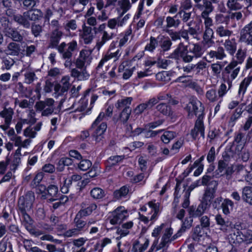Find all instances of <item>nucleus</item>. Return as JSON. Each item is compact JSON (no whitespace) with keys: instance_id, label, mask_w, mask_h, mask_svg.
I'll return each mask as SVG.
<instances>
[{"instance_id":"f257e3e1","label":"nucleus","mask_w":252,"mask_h":252,"mask_svg":"<svg viewBox=\"0 0 252 252\" xmlns=\"http://www.w3.org/2000/svg\"><path fill=\"white\" fill-rule=\"evenodd\" d=\"M104 117V112H100L90 129L93 131L92 136L96 143L102 142L104 138V133L107 127V124L102 122L99 125Z\"/></svg>"},{"instance_id":"f03ea898","label":"nucleus","mask_w":252,"mask_h":252,"mask_svg":"<svg viewBox=\"0 0 252 252\" xmlns=\"http://www.w3.org/2000/svg\"><path fill=\"white\" fill-rule=\"evenodd\" d=\"M185 109L188 112V116L191 119L194 115L197 116V119L203 120L204 106L202 103L196 98L190 99Z\"/></svg>"},{"instance_id":"7ed1b4c3","label":"nucleus","mask_w":252,"mask_h":252,"mask_svg":"<svg viewBox=\"0 0 252 252\" xmlns=\"http://www.w3.org/2000/svg\"><path fill=\"white\" fill-rule=\"evenodd\" d=\"M169 58L182 61L186 63H189L192 61V56L189 54L188 49V46L185 45L183 42H180L174 51L171 53Z\"/></svg>"},{"instance_id":"20e7f679","label":"nucleus","mask_w":252,"mask_h":252,"mask_svg":"<svg viewBox=\"0 0 252 252\" xmlns=\"http://www.w3.org/2000/svg\"><path fill=\"white\" fill-rule=\"evenodd\" d=\"M78 45L76 40H72L66 43L63 42L56 49L64 60H70L73 53L77 50Z\"/></svg>"},{"instance_id":"39448f33","label":"nucleus","mask_w":252,"mask_h":252,"mask_svg":"<svg viewBox=\"0 0 252 252\" xmlns=\"http://www.w3.org/2000/svg\"><path fill=\"white\" fill-rule=\"evenodd\" d=\"M55 100L51 98L39 101L35 104V107L38 111H42L41 115L48 116L53 114L55 110Z\"/></svg>"},{"instance_id":"423d86ee","label":"nucleus","mask_w":252,"mask_h":252,"mask_svg":"<svg viewBox=\"0 0 252 252\" xmlns=\"http://www.w3.org/2000/svg\"><path fill=\"white\" fill-rule=\"evenodd\" d=\"M128 216L127 210L124 207L120 206L113 211L108 220L112 225L120 224L126 219Z\"/></svg>"},{"instance_id":"0eeeda50","label":"nucleus","mask_w":252,"mask_h":252,"mask_svg":"<svg viewBox=\"0 0 252 252\" xmlns=\"http://www.w3.org/2000/svg\"><path fill=\"white\" fill-rule=\"evenodd\" d=\"M211 184L213 185V187H208L206 189L201 201L208 207H210L212 200L215 196V193L218 185L217 181H213L211 183Z\"/></svg>"},{"instance_id":"6e6552de","label":"nucleus","mask_w":252,"mask_h":252,"mask_svg":"<svg viewBox=\"0 0 252 252\" xmlns=\"http://www.w3.org/2000/svg\"><path fill=\"white\" fill-rule=\"evenodd\" d=\"M92 61L91 53L86 50L80 51L79 57L76 61V66L77 68L83 69L89 65Z\"/></svg>"},{"instance_id":"1a4fd4ad","label":"nucleus","mask_w":252,"mask_h":252,"mask_svg":"<svg viewBox=\"0 0 252 252\" xmlns=\"http://www.w3.org/2000/svg\"><path fill=\"white\" fill-rule=\"evenodd\" d=\"M240 40L247 45L252 46V21L241 31Z\"/></svg>"},{"instance_id":"9d476101","label":"nucleus","mask_w":252,"mask_h":252,"mask_svg":"<svg viewBox=\"0 0 252 252\" xmlns=\"http://www.w3.org/2000/svg\"><path fill=\"white\" fill-rule=\"evenodd\" d=\"M63 35V32L59 29L53 30L49 34V48L57 49L60 46L59 43Z\"/></svg>"},{"instance_id":"9b49d317","label":"nucleus","mask_w":252,"mask_h":252,"mask_svg":"<svg viewBox=\"0 0 252 252\" xmlns=\"http://www.w3.org/2000/svg\"><path fill=\"white\" fill-rule=\"evenodd\" d=\"M172 234L173 229L171 228L165 229L159 245L160 248L168 247L169 243L176 239L178 236H180L179 234H177V233L172 236Z\"/></svg>"},{"instance_id":"f8f14e48","label":"nucleus","mask_w":252,"mask_h":252,"mask_svg":"<svg viewBox=\"0 0 252 252\" xmlns=\"http://www.w3.org/2000/svg\"><path fill=\"white\" fill-rule=\"evenodd\" d=\"M81 209L77 213L84 217L90 216L97 208V205L94 203L84 201L80 204Z\"/></svg>"},{"instance_id":"ddd939ff","label":"nucleus","mask_w":252,"mask_h":252,"mask_svg":"<svg viewBox=\"0 0 252 252\" xmlns=\"http://www.w3.org/2000/svg\"><path fill=\"white\" fill-rule=\"evenodd\" d=\"M227 232L229 233L227 235V239L230 244L236 245L243 242V238L241 237V232L239 229L230 227Z\"/></svg>"},{"instance_id":"4468645a","label":"nucleus","mask_w":252,"mask_h":252,"mask_svg":"<svg viewBox=\"0 0 252 252\" xmlns=\"http://www.w3.org/2000/svg\"><path fill=\"white\" fill-rule=\"evenodd\" d=\"M216 177H220L223 175H230L232 173V169L228 166V164L225 161L220 160L218 162L217 169L215 172Z\"/></svg>"},{"instance_id":"2eb2a0df","label":"nucleus","mask_w":252,"mask_h":252,"mask_svg":"<svg viewBox=\"0 0 252 252\" xmlns=\"http://www.w3.org/2000/svg\"><path fill=\"white\" fill-rule=\"evenodd\" d=\"M212 1L209 0H202V2L194 6L197 9L201 11V15H210L215 9Z\"/></svg>"},{"instance_id":"dca6fc26","label":"nucleus","mask_w":252,"mask_h":252,"mask_svg":"<svg viewBox=\"0 0 252 252\" xmlns=\"http://www.w3.org/2000/svg\"><path fill=\"white\" fill-rule=\"evenodd\" d=\"M209 208V207L201 202L197 208L193 206L189 207L188 209L189 214L192 218L199 217L201 216Z\"/></svg>"},{"instance_id":"f3484780","label":"nucleus","mask_w":252,"mask_h":252,"mask_svg":"<svg viewBox=\"0 0 252 252\" xmlns=\"http://www.w3.org/2000/svg\"><path fill=\"white\" fill-rule=\"evenodd\" d=\"M203 138L205 137L204 126L203 120H196L194 127L191 131L190 134L193 139H196L199 134Z\"/></svg>"},{"instance_id":"a211bd4d","label":"nucleus","mask_w":252,"mask_h":252,"mask_svg":"<svg viewBox=\"0 0 252 252\" xmlns=\"http://www.w3.org/2000/svg\"><path fill=\"white\" fill-rule=\"evenodd\" d=\"M80 37L86 44H90L93 41L94 35L91 27L84 26L80 34Z\"/></svg>"},{"instance_id":"6ab92c4d","label":"nucleus","mask_w":252,"mask_h":252,"mask_svg":"<svg viewBox=\"0 0 252 252\" xmlns=\"http://www.w3.org/2000/svg\"><path fill=\"white\" fill-rule=\"evenodd\" d=\"M125 158L124 156H114L109 157L105 162V171H109L111 167L121 162Z\"/></svg>"},{"instance_id":"aec40b11","label":"nucleus","mask_w":252,"mask_h":252,"mask_svg":"<svg viewBox=\"0 0 252 252\" xmlns=\"http://www.w3.org/2000/svg\"><path fill=\"white\" fill-rule=\"evenodd\" d=\"M207 55L211 59H216L217 60H222L226 57L224 49L219 46L216 50H211L207 53Z\"/></svg>"},{"instance_id":"412c9836","label":"nucleus","mask_w":252,"mask_h":252,"mask_svg":"<svg viewBox=\"0 0 252 252\" xmlns=\"http://www.w3.org/2000/svg\"><path fill=\"white\" fill-rule=\"evenodd\" d=\"M21 48L19 44L15 42H11L5 49V53L7 55L18 56L20 53Z\"/></svg>"},{"instance_id":"4be33fe9","label":"nucleus","mask_w":252,"mask_h":252,"mask_svg":"<svg viewBox=\"0 0 252 252\" xmlns=\"http://www.w3.org/2000/svg\"><path fill=\"white\" fill-rule=\"evenodd\" d=\"M5 35L12 39L14 42H22L24 36L16 29L11 28L6 31Z\"/></svg>"},{"instance_id":"5701e85b","label":"nucleus","mask_w":252,"mask_h":252,"mask_svg":"<svg viewBox=\"0 0 252 252\" xmlns=\"http://www.w3.org/2000/svg\"><path fill=\"white\" fill-rule=\"evenodd\" d=\"M70 75L72 77L78 81L86 80L90 76V74L88 73L85 68L81 71L78 70V69L76 68H73L71 70Z\"/></svg>"},{"instance_id":"b1692460","label":"nucleus","mask_w":252,"mask_h":252,"mask_svg":"<svg viewBox=\"0 0 252 252\" xmlns=\"http://www.w3.org/2000/svg\"><path fill=\"white\" fill-rule=\"evenodd\" d=\"M29 197L30 199L32 201L34 199V195L33 193L32 192H29L26 195V199H27V198ZM32 205V203L27 202V200H25L24 198H20L18 201V206L19 209L20 210V213L22 212V211H26V209L28 208V207H31Z\"/></svg>"},{"instance_id":"393cba45","label":"nucleus","mask_w":252,"mask_h":252,"mask_svg":"<svg viewBox=\"0 0 252 252\" xmlns=\"http://www.w3.org/2000/svg\"><path fill=\"white\" fill-rule=\"evenodd\" d=\"M252 81V76L249 75L245 78L241 82L238 91V95L241 97V101H243V97L246 92L248 87Z\"/></svg>"},{"instance_id":"a878e982","label":"nucleus","mask_w":252,"mask_h":252,"mask_svg":"<svg viewBox=\"0 0 252 252\" xmlns=\"http://www.w3.org/2000/svg\"><path fill=\"white\" fill-rule=\"evenodd\" d=\"M13 90L22 97H29L31 94V91L28 90L21 82L15 84Z\"/></svg>"},{"instance_id":"bb28decb","label":"nucleus","mask_w":252,"mask_h":252,"mask_svg":"<svg viewBox=\"0 0 252 252\" xmlns=\"http://www.w3.org/2000/svg\"><path fill=\"white\" fill-rule=\"evenodd\" d=\"M25 12L23 15L17 14L13 16V19L19 25L22 26L24 28L29 29L31 27V23L28 17L26 16Z\"/></svg>"},{"instance_id":"cd10ccee","label":"nucleus","mask_w":252,"mask_h":252,"mask_svg":"<svg viewBox=\"0 0 252 252\" xmlns=\"http://www.w3.org/2000/svg\"><path fill=\"white\" fill-rule=\"evenodd\" d=\"M120 55L121 53L119 49H118L116 52L114 53H111L110 54L105 55L99 63L97 66L96 67V69L98 70L99 68H101L105 62H107L111 59L114 58V61L117 60Z\"/></svg>"},{"instance_id":"c85d7f7f","label":"nucleus","mask_w":252,"mask_h":252,"mask_svg":"<svg viewBox=\"0 0 252 252\" xmlns=\"http://www.w3.org/2000/svg\"><path fill=\"white\" fill-rule=\"evenodd\" d=\"M149 244V240L148 239H144V243H140L139 241H135L132 248V252H143L148 248Z\"/></svg>"},{"instance_id":"c756f323","label":"nucleus","mask_w":252,"mask_h":252,"mask_svg":"<svg viewBox=\"0 0 252 252\" xmlns=\"http://www.w3.org/2000/svg\"><path fill=\"white\" fill-rule=\"evenodd\" d=\"M14 112L12 108H4L0 112V117L4 120V122L11 124Z\"/></svg>"},{"instance_id":"7c9ffc66","label":"nucleus","mask_w":252,"mask_h":252,"mask_svg":"<svg viewBox=\"0 0 252 252\" xmlns=\"http://www.w3.org/2000/svg\"><path fill=\"white\" fill-rule=\"evenodd\" d=\"M224 48L228 52V53L233 56L237 49V43L235 39H226L223 44Z\"/></svg>"},{"instance_id":"2f4dec72","label":"nucleus","mask_w":252,"mask_h":252,"mask_svg":"<svg viewBox=\"0 0 252 252\" xmlns=\"http://www.w3.org/2000/svg\"><path fill=\"white\" fill-rule=\"evenodd\" d=\"M26 16L28 17L29 21L38 20L43 16V13L40 9H33L25 12Z\"/></svg>"},{"instance_id":"473e14b6","label":"nucleus","mask_w":252,"mask_h":252,"mask_svg":"<svg viewBox=\"0 0 252 252\" xmlns=\"http://www.w3.org/2000/svg\"><path fill=\"white\" fill-rule=\"evenodd\" d=\"M115 34L113 32L108 33L107 31H103L102 32V37L100 40H98L96 44V47L98 50L108 41L112 39Z\"/></svg>"},{"instance_id":"72a5a7b5","label":"nucleus","mask_w":252,"mask_h":252,"mask_svg":"<svg viewBox=\"0 0 252 252\" xmlns=\"http://www.w3.org/2000/svg\"><path fill=\"white\" fill-rule=\"evenodd\" d=\"M47 195L51 197L49 199L51 201H54L58 199L59 197L58 188L57 186L51 185L47 189Z\"/></svg>"},{"instance_id":"f704fd0d","label":"nucleus","mask_w":252,"mask_h":252,"mask_svg":"<svg viewBox=\"0 0 252 252\" xmlns=\"http://www.w3.org/2000/svg\"><path fill=\"white\" fill-rule=\"evenodd\" d=\"M226 6L231 10H238L244 6L243 0H228L226 2Z\"/></svg>"},{"instance_id":"c9c22d12","label":"nucleus","mask_w":252,"mask_h":252,"mask_svg":"<svg viewBox=\"0 0 252 252\" xmlns=\"http://www.w3.org/2000/svg\"><path fill=\"white\" fill-rule=\"evenodd\" d=\"M132 100V98L131 97L119 99L115 104V107L119 110H123L126 108H130L129 105L131 104Z\"/></svg>"},{"instance_id":"e433bc0d","label":"nucleus","mask_w":252,"mask_h":252,"mask_svg":"<svg viewBox=\"0 0 252 252\" xmlns=\"http://www.w3.org/2000/svg\"><path fill=\"white\" fill-rule=\"evenodd\" d=\"M242 199L244 201L252 205V187L246 186L242 189Z\"/></svg>"},{"instance_id":"4c0bfd02","label":"nucleus","mask_w":252,"mask_h":252,"mask_svg":"<svg viewBox=\"0 0 252 252\" xmlns=\"http://www.w3.org/2000/svg\"><path fill=\"white\" fill-rule=\"evenodd\" d=\"M230 19L229 10L227 11L225 14L218 13L216 14L215 17V21L217 24H225L228 25L229 23Z\"/></svg>"},{"instance_id":"58836bf2","label":"nucleus","mask_w":252,"mask_h":252,"mask_svg":"<svg viewBox=\"0 0 252 252\" xmlns=\"http://www.w3.org/2000/svg\"><path fill=\"white\" fill-rule=\"evenodd\" d=\"M232 84L229 80H224L218 90V95L219 97H222L232 87Z\"/></svg>"},{"instance_id":"ea45409f","label":"nucleus","mask_w":252,"mask_h":252,"mask_svg":"<svg viewBox=\"0 0 252 252\" xmlns=\"http://www.w3.org/2000/svg\"><path fill=\"white\" fill-rule=\"evenodd\" d=\"M192 221L193 220L190 216L189 217H186L184 220H182L181 227L178 230L177 234L181 236L187 229H189L192 225Z\"/></svg>"},{"instance_id":"a19ab883","label":"nucleus","mask_w":252,"mask_h":252,"mask_svg":"<svg viewBox=\"0 0 252 252\" xmlns=\"http://www.w3.org/2000/svg\"><path fill=\"white\" fill-rule=\"evenodd\" d=\"M156 109L159 113L165 116H172L173 114L171 107L165 103L158 104Z\"/></svg>"},{"instance_id":"79ce46f5","label":"nucleus","mask_w":252,"mask_h":252,"mask_svg":"<svg viewBox=\"0 0 252 252\" xmlns=\"http://www.w3.org/2000/svg\"><path fill=\"white\" fill-rule=\"evenodd\" d=\"M217 224L220 225V229L224 232H227L230 227L228 226V221H226L221 215L218 214L215 217Z\"/></svg>"},{"instance_id":"37998d69","label":"nucleus","mask_w":252,"mask_h":252,"mask_svg":"<svg viewBox=\"0 0 252 252\" xmlns=\"http://www.w3.org/2000/svg\"><path fill=\"white\" fill-rule=\"evenodd\" d=\"M129 192V187L127 186L122 187L119 189L116 190L114 192L113 195L114 198L116 199H121L125 197Z\"/></svg>"},{"instance_id":"c03bdc74","label":"nucleus","mask_w":252,"mask_h":252,"mask_svg":"<svg viewBox=\"0 0 252 252\" xmlns=\"http://www.w3.org/2000/svg\"><path fill=\"white\" fill-rule=\"evenodd\" d=\"M189 52L190 55L192 56V60L194 58L200 57L203 54L202 48L198 43L194 44L192 48Z\"/></svg>"},{"instance_id":"a18cd8bd","label":"nucleus","mask_w":252,"mask_h":252,"mask_svg":"<svg viewBox=\"0 0 252 252\" xmlns=\"http://www.w3.org/2000/svg\"><path fill=\"white\" fill-rule=\"evenodd\" d=\"M83 218H84V217L77 214L74 219L75 226L80 232L83 230L84 227L87 224V222L83 220Z\"/></svg>"},{"instance_id":"49530a36","label":"nucleus","mask_w":252,"mask_h":252,"mask_svg":"<svg viewBox=\"0 0 252 252\" xmlns=\"http://www.w3.org/2000/svg\"><path fill=\"white\" fill-rule=\"evenodd\" d=\"M72 164V160L69 158L63 157L60 158L57 164V170L62 172L64 170V166H69Z\"/></svg>"},{"instance_id":"de8ad7c7","label":"nucleus","mask_w":252,"mask_h":252,"mask_svg":"<svg viewBox=\"0 0 252 252\" xmlns=\"http://www.w3.org/2000/svg\"><path fill=\"white\" fill-rule=\"evenodd\" d=\"M236 153L239 154V152L241 151V158L245 161H247L250 158V153L248 150L244 149V145L242 144L237 145L236 147Z\"/></svg>"},{"instance_id":"09e8293b","label":"nucleus","mask_w":252,"mask_h":252,"mask_svg":"<svg viewBox=\"0 0 252 252\" xmlns=\"http://www.w3.org/2000/svg\"><path fill=\"white\" fill-rule=\"evenodd\" d=\"M15 63V62L13 59L10 57H3L1 58V69L3 70H9Z\"/></svg>"},{"instance_id":"8fccbe9b","label":"nucleus","mask_w":252,"mask_h":252,"mask_svg":"<svg viewBox=\"0 0 252 252\" xmlns=\"http://www.w3.org/2000/svg\"><path fill=\"white\" fill-rule=\"evenodd\" d=\"M177 136L176 133L172 131H165L160 137L161 140L164 144H168Z\"/></svg>"},{"instance_id":"3c124183","label":"nucleus","mask_w":252,"mask_h":252,"mask_svg":"<svg viewBox=\"0 0 252 252\" xmlns=\"http://www.w3.org/2000/svg\"><path fill=\"white\" fill-rule=\"evenodd\" d=\"M233 206V202L229 199H224L221 204V208L223 213L227 215L230 213V209H232Z\"/></svg>"},{"instance_id":"603ef678","label":"nucleus","mask_w":252,"mask_h":252,"mask_svg":"<svg viewBox=\"0 0 252 252\" xmlns=\"http://www.w3.org/2000/svg\"><path fill=\"white\" fill-rule=\"evenodd\" d=\"M131 113V108H126L122 110L119 115V120L123 124H126L129 118Z\"/></svg>"},{"instance_id":"864d4df0","label":"nucleus","mask_w":252,"mask_h":252,"mask_svg":"<svg viewBox=\"0 0 252 252\" xmlns=\"http://www.w3.org/2000/svg\"><path fill=\"white\" fill-rule=\"evenodd\" d=\"M20 215L22 216V223L25 226V228L29 230V227L32 224V220L30 216L27 213L26 211H22V212L20 213Z\"/></svg>"},{"instance_id":"5fc2aeb1","label":"nucleus","mask_w":252,"mask_h":252,"mask_svg":"<svg viewBox=\"0 0 252 252\" xmlns=\"http://www.w3.org/2000/svg\"><path fill=\"white\" fill-rule=\"evenodd\" d=\"M91 196L95 199L102 198L105 196L104 191L99 188H94L91 191Z\"/></svg>"},{"instance_id":"6e6d98bb","label":"nucleus","mask_w":252,"mask_h":252,"mask_svg":"<svg viewBox=\"0 0 252 252\" xmlns=\"http://www.w3.org/2000/svg\"><path fill=\"white\" fill-rule=\"evenodd\" d=\"M148 204L149 207L152 209V211L154 212L153 215L151 216L150 220H154L156 219L159 211V204L158 203H155L153 201L149 202Z\"/></svg>"},{"instance_id":"4d7b16f0","label":"nucleus","mask_w":252,"mask_h":252,"mask_svg":"<svg viewBox=\"0 0 252 252\" xmlns=\"http://www.w3.org/2000/svg\"><path fill=\"white\" fill-rule=\"evenodd\" d=\"M177 14L173 17L168 16L166 17V21L167 23L166 27H177L180 24V21L178 19H175L177 17Z\"/></svg>"},{"instance_id":"13d9d810","label":"nucleus","mask_w":252,"mask_h":252,"mask_svg":"<svg viewBox=\"0 0 252 252\" xmlns=\"http://www.w3.org/2000/svg\"><path fill=\"white\" fill-rule=\"evenodd\" d=\"M158 45V41L157 39L154 37L151 36L150 38V43L147 44L145 46V50L153 52L157 47Z\"/></svg>"},{"instance_id":"bf43d9fd","label":"nucleus","mask_w":252,"mask_h":252,"mask_svg":"<svg viewBox=\"0 0 252 252\" xmlns=\"http://www.w3.org/2000/svg\"><path fill=\"white\" fill-rule=\"evenodd\" d=\"M25 82L28 84L32 83L37 78L35 73L31 71H26L24 73Z\"/></svg>"},{"instance_id":"052dcab7","label":"nucleus","mask_w":252,"mask_h":252,"mask_svg":"<svg viewBox=\"0 0 252 252\" xmlns=\"http://www.w3.org/2000/svg\"><path fill=\"white\" fill-rule=\"evenodd\" d=\"M172 43L168 38H166L160 42V47L163 52H167L170 50Z\"/></svg>"},{"instance_id":"680f3d73","label":"nucleus","mask_w":252,"mask_h":252,"mask_svg":"<svg viewBox=\"0 0 252 252\" xmlns=\"http://www.w3.org/2000/svg\"><path fill=\"white\" fill-rule=\"evenodd\" d=\"M216 33L220 37L230 36L232 34V32L225 29L222 26H220L217 28Z\"/></svg>"},{"instance_id":"e2e57ef3","label":"nucleus","mask_w":252,"mask_h":252,"mask_svg":"<svg viewBox=\"0 0 252 252\" xmlns=\"http://www.w3.org/2000/svg\"><path fill=\"white\" fill-rule=\"evenodd\" d=\"M206 97L211 102H215L217 101L218 99V96L217 95L216 91L213 89H211L206 92Z\"/></svg>"},{"instance_id":"0e129e2a","label":"nucleus","mask_w":252,"mask_h":252,"mask_svg":"<svg viewBox=\"0 0 252 252\" xmlns=\"http://www.w3.org/2000/svg\"><path fill=\"white\" fill-rule=\"evenodd\" d=\"M31 32L34 36L37 37L40 36L42 32V28L40 25L33 23L31 26Z\"/></svg>"},{"instance_id":"69168bd1","label":"nucleus","mask_w":252,"mask_h":252,"mask_svg":"<svg viewBox=\"0 0 252 252\" xmlns=\"http://www.w3.org/2000/svg\"><path fill=\"white\" fill-rule=\"evenodd\" d=\"M92 166V162L88 159H83L80 162L78 167L82 171H86Z\"/></svg>"},{"instance_id":"338daca9","label":"nucleus","mask_w":252,"mask_h":252,"mask_svg":"<svg viewBox=\"0 0 252 252\" xmlns=\"http://www.w3.org/2000/svg\"><path fill=\"white\" fill-rule=\"evenodd\" d=\"M72 182L68 178L64 179L63 185L61 187V191L63 193H66L69 191V188L72 185Z\"/></svg>"},{"instance_id":"774afa93","label":"nucleus","mask_w":252,"mask_h":252,"mask_svg":"<svg viewBox=\"0 0 252 252\" xmlns=\"http://www.w3.org/2000/svg\"><path fill=\"white\" fill-rule=\"evenodd\" d=\"M46 249L49 252H65L63 245L61 248H57L56 245L53 244H47Z\"/></svg>"}]
</instances>
